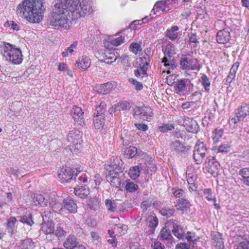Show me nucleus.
Returning <instances> with one entry per match:
<instances>
[{"mask_svg":"<svg viewBox=\"0 0 249 249\" xmlns=\"http://www.w3.org/2000/svg\"><path fill=\"white\" fill-rule=\"evenodd\" d=\"M52 15L48 18V24L55 29H66L69 26V10L74 19L85 17L91 11L89 0H55Z\"/></svg>","mask_w":249,"mask_h":249,"instance_id":"nucleus-1","label":"nucleus"},{"mask_svg":"<svg viewBox=\"0 0 249 249\" xmlns=\"http://www.w3.org/2000/svg\"><path fill=\"white\" fill-rule=\"evenodd\" d=\"M42 0H24L17 8V15L31 23H39L43 18Z\"/></svg>","mask_w":249,"mask_h":249,"instance_id":"nucleus-2","label":"nucleus"},{"mask_svg":"<svg viewBox=\"0 0 249 249\" xmlns=\"http://www.w3.org/2000/svg\"><path fill=\"white\" fill-rule=\"evenodd\" d=\"M0 54L3 59L14 65L22 62L23 55L20 49L9 43L2 42L0 44Z\"/></svg>","mask_w":249,"mask_h":249,"instance_id":"nucleus-3","label":"nucleus"},{"mask_svg":"<svg viewBox=\"0 0 249 249\" xmlns=\"http://www.w3.org/2000/svg\"><path fill=\"white\" fill-rule=\"evenodd\" d=\"M113 162L111 164L106 165V174L107 180L110 183V184L116 187H119L121 185V179L120 178V173H121V168L119 164L117 163L119 161V159L116 158V160L113 159ZM112 160V159H111Z\"/></svg>","mask_w":249,"mask_h":249,"instance_id":"nucleus-4","label":"nucleus"},{"mask_svg":"<svg viewBox=\"0 0 249 249\" xmlns=\"http://www.w3.org/2000/svg\"><path fill=\"white\" fill-rule=\"evenodd\" d=\"M162 52L164 56L162 58L161 62L164 66L168 67L169 69L174 70L176 67L172 56L176 54V48L171 43H168L164 48L162 49Z\"/></svg>","mask_w":249,"mask_h":249,"instance_id":"nucleus-5","label":"nucleus"},{"mask_svg":"<svg viewBox=\"0 0 249 249\" xmlns=\"http://www.w3.org/2000/svg\"><path fill=\"white\" fill-rule=\"evenodd\" d=\"M234 116H231L229 118V124L230 125L236 124L243 121L247 116L249 115V104H245L235 109Z\"/></svg>","mask_w":249,"mask_h":249,"instance_id":"nucleus-6","label":"nucleus"},{"mask_svg":"<svg viewBox=\"0 0 249 249\" xmlns=\"http://www.w3.org/2000/svg\"><path fill=\"white\" fill-rule=\"evenodd\" d=\"M82 133L75 128L70 131L67 135V145L72 149H78L82 142Z\"/></svg>","mask_w":249,"mask_h":249,"instance_id":"nucleus-7","label":"nucleus"},{"mask_svg":"<svg viewBox=\"0 0 249 249\" xmlns=\"http://www.w3.org/2000/svg\"><path fill=\"white\" fill-rule=\"evenodd\" d=\"M176 0H161L157 1L152 10L153 14L160 15L168 13L173 7L172 3H175Z\"/></svg>","mask_w":249,"mask_h":249,"instance_id":"nucleus-8","label":"nucleus"},{"mask_svg":"<svg viewBox=\"0 0 249 249\" xmlns=\"http://www.w3.org/2000/svg\"><path fill=\"white\" fill-rule=\"evenodd\" d=\"M133 115L135 119L139 118L143 120L149 121L153 117L152 109L148 107H136L133 109Z\"/></svg>","mask_w":249,"mask_h":249,"instance_id":"nucleus-9","label":"nucleus"},{"mask_svg":"<svg viewBox=\"0 0 249 249\" xmlns=\"http://www.w3.org/2000/svg\"><path fill=\"white\" fill-rule=\"evenodd\" d=\"M208 149L203 142L197 143L194 147V158L196 164H201L205 157Z\"/></svg>","mask_w":249,"mask_h":249,"instance_id":"nucleus-10","label":"nucleus"},{"mask_svg":"<svg viewBox=\"0 0 249 249\" xmlns=\"http://www.w3.org/2000/svg\"><path fill=\"white\" fill-rule=\"evenodd\" d=\"M180 65L182 69L187 70H199L201 68L197 59H192L186 56L180 58Z\"/></svg>","mask_w":249,"mask_h":249,"instance_id":"nucleus-11","label":"nucleus"},{"mask_svg":"<svg viewBox=\"0 0 249 249\" xmlns=\"http://www.w3.org/2000/svg\"><path fill=\"white\" fill-rule=\"evenodd\" d=\"M179 27L178 26H172L168 29L164 33L165 36L172 41H178L180 38L181 34L178 31Z\"/></svg>","mask_w":249,"mask_h":249,"instance_id":"nucleus-12","label":"nucleus"},{"mask_svg":"<svg viewBox=\"0 0 249 249\" xmlns=\"http://www.w3.org/2000/svg\"><path fill=\"white\" fill-rule=\"evenodd\" d=\"M73 173L71 167L65 166L61 169L58 176L62 182H68L72 179Z\"/></svg>","mask_w":249,"mask_h":249,"instance_id":"nucleus-13","label":"nucleus"},{"mask_svg":"<svg viewBox=\"0 0 249 249\" xmlns=\"http://www.w3.org/2000/svg\"><path fill=\"white\" fill-rule=\"evenodd\" d=\"M71 114L75 124L82 126L84 124V112L78 107H74L71 110Z\"/></svg>","mask_w":249,"mask_h":249,"instance_id":"nucleus-14","label":"nucleus"},{"mask_svg":"<svg viewBox=\"0 0 249 249\" xmlns=\"http://www.w3.org/2000/svg\"><path fill=\"white\" fill-rule=\"evenodd\" d=\"M189 147L185 146L179 141H176L173 142L171 144V149L179 155L185 154L189 149Z\"/></svg>","mask_w":249,"mask_h":249,"instance_id":"nucleus-15","label":"nucleus"},{"mask_svg":"<svg viewBox=\"0 0 249 249\" xmlns=\"http://www.w3.org/2000/svg\"><path fill=\"white\" fill-rule=\"evenodd\" d=\"M74 193L79 197L84 199L89 195L90 190L86 185H76L74 188Z\"/></svg>","mask_w":249,"mask_h":249,"instance_id":"nucleus-16","label":"nucleus"},{"mask_svg":"<svg viewBox=\"0 0 249 249\" xmlns=\"http://www.w3.org/2000/svg\"><path fill=\"white\" fill-rule=\"evenodd\" d=\"M230 39V33L225 29L220 30L217 33L216 41L219 44H225L228 42Z\"/></svg>","mask_w":249,"mask_h":249,"instance_id":"nucleus-17","label":"nucleus"},{"mask_svg":"<svg viewBox=\"0 0 249 249\" xmlns=\"http://www.w3.org/2000/svg\"><path fill=\"white\" fill-rule=\"evenodd\" d=\"M48 198H49V196L47 195L43 196L41 194H34L32 196L35 205H40L41 207L48 206Z\"/></svg>","mask_w":249,"mask_h":249,"instance_id":"nucleus-18","label":"nucleus"},{"mask_svg":"<svg viewBox=\"0 0 249 249\" xmlns=\"http://www.w3.org/2000/svg\"><path fill=\"white\" fill-rule=\"evenodd\" d=\"M211 234L213 246L218 249H223L224 247V242L222 234L216 231H213Z\"/></svg>","mask_w":249,"mask_h":249,"instance_id":"nucleus-19","label":"nucleus"},{"mask_svg":"<svg viewBox=\"0 0 249 249\" xmlns=\"http://www.w3.org/2000/svg\"><path fill=\"white\" fill-rule=\"evenodd\" d=\"M90 66V60L88 56H82L76 61L75 66L79 70H86Z\"/></svg>","mask_w":249,"mask_h":249,"instance_id":"nucleus-20","label":"nucleus"},{"mask_svg":"<svg viewBox=\"0 0 249 249\" xmlns=\"http://www.w3.org/2000/svg\"><path fill=\"white\" fill-rule=\"evenodd\" d=\"M64 208L71 213H75L77 210V204L71 197H67L63 200Z\"/></svg>","mask_w":249,"mask_h":249,"instance_id":"nucleus-21","label":"nucleus"},{"mask_svg":"<svg viewBox=\"0 0 249 249\" xmlns=\"http://www.w3.org/2000/svg\"><path fill=\"white\" fill-rule=\"evenodd\" d=\"M190 206L191 203L189 201L184 198H179L175 204L177 209L180 211H187Z\"/></svg>","mask_w":249,"mask_h":249,"instance_id":"nucleus-22","label":"nucleus"},{"mask_svg":"<svg viewBox=\"0 0 249 249\" xmlns=\"http://www.w3.org/2000/svg\"><path fill=\"white\" fill-rule=\"evenodd\" d=\"M153 206L156 208L158 206V202L157 200L151 197L147 198L143 200L141 205V207L143 212L146 211L148 208Z\"/></svg>","mask_w":249,"mask_h":249,"instance_id":"nucleus-23","label":"nucleus"},{"mask_svg":"<svg viewBox=\"0 0 249 249\" xmlns=\"http://www.w3.org/2000/svg\"><path fill=\"white\" fill-rule=\"evenodd\" d=\"M113 88L114 85L109 82L96 87L97 91L103 94H106L109 93Z\"/></svg>","mask_w":249,"mask_h":249,"instance_id":"nucleus-24","label":"nucleus"},{"mask_svg":"<svg viewBox=\"0 0 249 249\" xmlns=\"http://www.w3.org/2000/svg\"><path fill=\"white\" fill-rule=\"evenodd\" d=\"M77 244V238L73 235H70L63 243V246L67 249H72Z\"/></svg>","mask_w":249,"mask_h":249,"instance_id":"nucleus-25","label":"nucleus"},{"mask_svg":"<svg viewBox=\"0 0 249 249\" xmlns=\"http://www.w3.org/2000/svg\"><path fill=\"white\" fill-rule=\"evenodd\" d=\"M41 230L46 234L53 233L54 231V224L52 221H44L42 224Z\"/></svg>","mask_w":249,"mask_h":249,"instance_id":"nucleus-26","label":"nucleus"},{"mask_svg":"<svg viewBox=\"0 0 249 249\" xmlns=\"http://www.w3.org/2000/svg\"><path fill=\"white\" fill-rule=\"evenodd\" d=\"M129 31L128 29H125L122 31L120 34L121 36L112 39L110 41V44L113 46H118L121 45L124 43V36L126 34V32H128Z\"/></svg>","mask_w":249,"mask_h":249,"instance_id":"nucleus-27","label":"nucleus"},{"mask_svg":"<svg viewBox=\"0 0 249 249\" xmlns=\"http://www.w3.org/2000/svg\"><path fill=\"white\" fill-rule=\"evenodd\" d=\"M172 232L174 235L178 238L184 240L185 235L184 231L178 225L176 224H173Z\"/></svg>","mask_w":249,"mask_h":249,"instance_id":"nucleus-28","label":"nucleus"},{"mask_svg":"<svg viewBox=\"0 0 249 249\" xmlns=\"http://www.w3.org/2000/svg\"><path fill=\"white\" fill-rule=\"evenodd\" d=\"M105 205L110 212H118L117 205L115 200L107 199L105 200Z\"/></svg>","mask_w":249,"mask_h":249,"instance_id":"nucleus-29","label":"nucleus"},{"mask_svg":"<svg viewBox=\"0 0 249 249\" xmlns=\"http://www.w3.org/2000/svg\"><path fill=\"white\" fill-rule=\"evenodd\" d=\"M160 237L163 240H172L173 238L172 236L171 230L165 226L163 227L160 231Z\"/></svg>","mask_w":249,"mask_h":249,"instance_id":"nucleus-30","label":"nucleus"},{"mask_svg":"<svg viewBox=\"0 0 249 249\" xmlns=\"http://www.w3.org/2000/svg\"><path fill=\"white\" fill-rule=\"evenodd\" d=\"M48 206L54 209H58L61 207V203L58 202L55 196L53 195L48 198Z\"/></svg>","mask_w":249,"mask_h":249,"instance_id":"nucleus-31","label":"nucleus"},{"mask_svg":"<svg viewBox=\"0 0 249 249\" xmlns=\"http://www.w3.org/2000/svg\"><path fill=\"white\" fill-rule=\"evenodd\" d=\"M140 172L141 171L139 167L138 166H135L129 169L128 175L131 179L135 180L140 176Z\"/></svg>","mask_w":249,"mask_h":249,"instance_id":"nucleus-32","label":"nucleus"},{"mask_svg":"<svg viewBox=\"0 0 249 249\" xmlns=\"http://www.w3.org/2000/svg\"><path fill=\"white\" fill-rule=\"evenodd\" d=\"M199 126L196 121L192 120L187 124L186 127V130L191 133H196L198 132Z\"/></svg>","mask_w":249,"mask_h":249,"instance_id":"nucleus-33","label":"nucleus"},{"mask_svg":"<svg viewBox=\"0 0 249 249\" xmlns=\"http://www.w3.org/2000/svg\"><path fill=\"white\" fill-rule=\"evenodd\" d=\"M75 182H77V185H83L82 184L87 182L88 177L85 173H77L74 177Z\"/></svg>","mask_w":249,"mask_h":249,"instance_id":"nucleus-34","label":"nucleus"},{"mask_svg":"<svg viewBox=\"0 0 249 249\" xmlns=\"http://www.w3.org/2000/svg\"><path fill=\"white\" fill-rule=\"evenodd\" d=\"M139 188L138 184L128 179L126 181L125 189L127 192L132 193L136 191Z\"/></svg>","mask_w":249,"mask_h":249,"instance_id":"nucleus-35","label":"nucleus"},{"mask_svg":"<svg viewBox=\"0 0 249 249\" xmlns=\"http://www.w3.org/2000/svg\"><path fill=\"white\" fill-rule=\"evenodd\" d=\"M17 220L15 217H10L8 219L6 223V228L9 232L12 233L16 227Z\"/></svg>","mask_w":249,"mask_h":249,"instance_id":"nucleus-36","label":"nucleus"},{"mask_svg":"<svg viewBox=\"0 0 249 249\" xmlns=\"http://www.w3.org/2000/svg\"><path fill=\"white\" fill-rule=\"evenodd\" d=\"M105 123V117L96 115L93 119L94 126L96 129L103 127Z\"/></svg>","mask_w":249,"mask_h":249,"instance_id":"nucleus-37","label":"nucleus"},{"mask_svg":"<svg viewBox=\"0 0 249 249\" xmlns=\"http://www.w3.org/2000/svg\"><path fill=\"white\" fill-rule=\"evenodd\" d=\"M131 107L130 104L126 101H120L116 105V108L119 111L129 110Z\"/></svg>","mask_w":249,"mask_h":249,"instance_id":"nucleus-38","label":"nucleus"},{"mask_svg":"<svg viewBox=\"0 0 249 249\" xmlns=\"http://www.w3.org/2000/svg\"><path fill=\"white\" fill-rule=\"evenodd\" d=\"M107 105L105 102L101 101L100 104L96 107V115L102 117L105 116L106 112Z\"/></svg>","mask_w":249,"mask_h":249,"instance_id":"nucleus-39","label":"nucleus"},{"mask_svg":"<svg viewBox=\"0 0 249 249\" xmlns=\"http://www.w3.org/2000/svg\"><path fill=\"white\" fill-rule=\"evenodd\" d=\"M201 83L204 87L205 90L209 93L210 91V81L206 74H203L201 77Z\"/></svg>","mask_w":249,"mask_h":249,"instance_id":"nucleus-40","label":"nucleus"},{"mask_svg":"<svg viewBox=\"0 0 249 249\" xmlns=\"http://www.w3.org/2000/svg\"><path fill=\"white\" fill-rule=\"evenodd\" d=\"M198 237L194 232L188 231L186 235H184V239H185L189 243L196 244L198 239Z\"/></svg>","mask_w":249,"mask_h":249,"instance_id":"nucleus-41","label":"nucleus"},{"mask_svg":"<svg viewBox=\"0 0 249 249\" xmlns=\"http://www.w3.org/2000/svg\"><path fill=\"white\" fill-rule=\"evenodd\" d=\"M174 87L177 92L184 91L186 88L185 80L182 79L178 80L175 84Z\"/></svg>","mask_w":249,"mask_h":249,"instance_id":"nucleus-42","label":"nucleus"},{"mask_svg":"<svg viewBox=\"0 0 249 249\" xmlns=\"http://www.w3.org/2000/svg\"><path fill=\"white\" fill-rule=\"evenodd\" d=\"M146 221L150 228H155L158 224V218L153 215H148L146 218Z\"/></svg>","mask_w":249,"mask_h":249,"instance_id":"nucleus-43","label":"nucleus"},{"mask_svg":"<svg viewBox=\"0 0 249 249\" xmlns=\"http://www.w3.org/2000/svg\"><path fill=\"white\" fill-rule=\"evenodd\" d=\"M137 153V148L134 146H129L124 152V155L129 159L133 158Z\"/></svg>","mask_w":249,"mask_h":249,"instance_id":"nucleus-44","label":"nucleus"},{"mask_svg":"<svg viewBox=\"0 0 249 249\" xmlns=\"http://www.w3.org/2000/svg\"><path fill=\"white\" fill-rule=\"evenodd\" d=\"M34 247V243L30 239H26L22 241L20 245L21 249H33Z\"/></svg>","mask_w":249,"mask_h":249,"instance_id":"nucleus-45","label":"nucleus"},{"mask_svg":"<svg viewBox=\"0 0 249 249\" xmlns=\"http://www.w3.org/2000/svg\"><path fill=\"white\" fill-rule=\"evenodd\" d=\"M150 19L149 16H146L140 20H136L131 23L130 28L135 29L138 27V25L147 23Z\"/></svg>","mask_w":249,"mask_h":249,"instance_id":"nucleus-46","label":"nucleus"},{"mask_svg":"<svg viewBox=\"0 0 249 249\" xmlns=\"http://www.w3.org/2000/svg\"><path fill=\"white\" fill-rule=\"evenodd\" d=\"M129 51L135 54H138L142 51L141 44L132 42L129 46Z\"/></svg>","mask_w":249,"mask_h":249,"instance_id":"nucleus-47","label":"nucleus"},{"mask_svg":"<svg viewBox=\"0 0 249 249\" xmlns=\"http://www.w3.org/2000/svg\"><path fill=\"white\" fill-rule=\"evenodd\" d=\"M77 46V42H74L71 44L70 47H68L65 50V51L62 53V55L63 57L68 56L69 53L72 54L74 52V50L76 48Z\"/></svg>","mask_w":249,"mask_h":249,"instance_id":"nucleus-48","label":"nucleus"},{"mask_svg":"<svg viewBox=\"0 0 249 249\" xmlns=\"http://www.w3.org/2000/svg\"><path fill=\"white\" fill-rule=\"evenodd\" d=\"M127 226L125 225L117 224L114 227L113 230L119 232L121 235L124 234L127 231Z\"/></svg>","mask_w":249,"mask_h":249,"instance_id":"nucleus-49","label":"nucleus"},{"mask_svg":"<svg viewBox=\"0 0 249 249\" xmlns=\"http://www.w3.org/2000/svg\"><path fill=\"white\" fill-rule=\"evenodd\" d=\"M160 213L161 215L167 217H169L173 215L174 213L175 210L171 209L169 207H164L162 208L160 211Z\"/></svg>","mask_w":249,"mask_h":249,"instance_id":"nucleus-50","label":"nucleus"},{"mask_svg":"<svg viewBox=\"0 0 249 249\" xmlns=\"http://www.w3.org/2000/svg\"><path fill=\"white\" fill-rule=\"evenodd\" d=\"M117 56L114 53H108L106 55L105 57L102 61L105 63H111L115 61L117 59Z\"/></svg>","mask_w":249,"mask_h":249,"instance_id":"nucleus-51","label":"nucleus"},{"mask_svg":"<svg viewBox=\"0 0 249 249\" xmlns=\"http://www.w3.org/2000/svg\"><path fill=\"white\" fill-rule=\"evenodd\" d=\"M238 174L240 176L241 180L249 177V167H245L240 169Z\"/></svg>","mask_w":249,"mask_h":249,"instance_id":"nucleus-52","label":"nucleus"},{"mask_svg":"<svg viewBox=\"0 0 249 249\" xmlns=\"http://www.w3.org/2000/svg\"><path fill=\"white\" fill-rule=\"evenodd\" d=\"M20 221L23 223H25L29 225H31L34 223L30 214L20 217Z\"/></svg>","mask_w":249,"mask_h":249,"instance_id":"nucleus-53","label":"nucleus"},{"mask_svg":"<svg viewBox=\"0 0 249 249\" xmlns=\"http://www.w3.org/2000/svg\"><path fill=\"white\" fill-rule=\"evenodd\" d=\"M173 129H174V125L171 124H164L162 126H160L159 127V130H160V131L163 133H165L168 131H171Z\"/></svg>","mask_w":249,"mask_h":249,"instance_id":"nucleus-54","label":"nucleus"},{"mask_svg":"<svg viewBox=\"0 0 249 249\" xmlns=\"http://www.w3.org/2000/svg\"><path fill=\"white\" fill-rule=\"evenodd\" d=\"M129 82L135 86V89L137 90H141L143 88V85L141 82L133 79H129Z\"/></svg>","mask_w":249,"mask_h":249,"instance_id":"nucleus-55","label":"nucleus"},{"mask_svg":"<svg viewBox=\"0 0 249 249\" xmlns=\"http://www.w3.org/2000/svg\"><path fill=\"white\" fill-rule=\"evenodd\" d=\"M172 193L176 197H180L184 195V191L178 188H173L172 189Z\"/></svg>","mask_w":249,"mask_h":249,"instance_id":"nucleus-56","label":"nucleus"},{"mask_svg":"<svg viewBox=\"0 0 249 249\" xmlns=\"http://www.w3.org/2000/svg\"><path fill=\"white\" fill-rule=\"evenodd\" d=\"M53 233L57 237L59 238L65 237L66 234V232L65 231H64L63 228L60 227H57L56 230H54Z\"/></svg>","mask_w":249,"mask_h":249,"instance_id":"nucleus-57","label":"nucleus"},{"mask_svg":"<svg viewBox=\"0 0 249 249\" xmlns=\"http://www.w3.org/2000/svg\"><path fill=\"white\" fill-rule=\"evenodd\" d=\"M53 213L51 211H46L43 212L42 217L44 221H52Z\"/></svg>","mask_w":249,"mask_h":249,"instance_id":"nucleus-58","label":"nucleus"},{"mask_svg":"<svg viewBox=\"0 0 249 249\" xmlns=\"http://www.w3.org/2000/svg\"><path fill=\"white\" fill-rule=\"evenodd\" d=\"M215 134H213V139L214 142H218L223 135V130L222 129H215L214 130Z\"/></svg>","mask_w":249,"mask_h":249,"instance_id":"nucleus-59","label":"nucleus"},{"mask_svg":"<svg viewBox=\"0 0 249 249\" xmlns=\"http://www.w3.org/2000/svg\"><path fill=\"white\" fill-rule=\"evenodd\" d=\"M204 195L205 196V198L208 201H211L213 200L214 196H213L212 191L211 189H205L203 191Z\"/></svg>","mask_w":249,"mask_h":249,"instance_id":"nucleus-60","label":"nucleus"},{"mask_svg":"<svg viewBox=\"0 0 249 249\" xmlns=\"http://www.w3.org/2000/svg\"><path fill=\"white\" fill-rule=\"evenodd\" d=\"M230 146L228 144H222L218 146L217 152L220 153H227L230 151Z\"/></svg>","mask_w":249,"mask_h":249,"instance_id":"nucleus-61","label":"nucleus"},{"mask_svg":"<svg viewBox=\"0 0 249 249\" xmlns=\"http://www.w3.org/2000/svg\"><path fill=\"white\" fill-rule=\"evenodd\" d=\"M151 249H165V247L159 241H155L151 245Z\"/></svg>","mask_w":249,"mask_h":249,"instance_id":"nucleus-62","label":"nucleus"},{"mask_svg":"<svg viewBox=\"0 0 249 249\" xmlns=\"http://www.w3.org/2000/svg\"><path fill=\"white\" fill-rule=\"evenodd\" d=\"M215 161L216 160L214 157H209L207 158L205 163L208 164V167L210 168H212L213 165Z\"/></svg>","mask_w":249,"mask_h":249,"instance_id":"nucleus-63","label":"nucleus"},{"mask_svg":"<svg viewBox=\"0 0 249 249\" xmlns=\"http://www.w3.org/2000/svg\"><path fill=\"white\" fill-rule=\"evenodd\" d=\"M239 247L242 249H249V241L244 240L240 242Z\"/></svg>","mask_w":249,"mask_h":249,"instance_id":"nucleus-64","label":"nucleus"}]
</instances>
